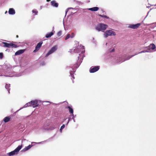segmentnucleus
<instances>
[{
  "instance_id": "6e6552de",
  "label": "nucleus",
  "mask_w": 156,
  "mask_h": 156,
  "mask_svg": "<svg viewBox=\"0 0 156 156\" xmlns=\"http://www.w3.org/2000/svg\"><path fill=\"white\" fill-rule=\"evenodd\" d=\"M2 43L4 44L3 46L4 47H6L8 48H9L10 47L16 48L17 47L16 45L13 43H8L5 42H3Z\"/></svg>"
},
{
  "instance_id": "4468645a",
  "label": "nucleus",
  "mask_w": 156,
  "mask_h": 156,
  "mask_svg": "<svg viewBox=\"0 0 156 156\" xmlns=\"http://www.w3.org/2000/svg\"><path fill=\"white\" fill-rule=\"evenodd\" d=\"M137 54L136 53L135 55H131V56H127L126 58H124V60H122V61H120L119 62V63H122V62H124V61H125L126 60H128L130 58H132V57L134 55H137Z\"/></svg>"
},
{
  "instance_id": "c9c22d12",
  "label": "nucleus",
  "mask_w": 156,
  "mask_h": 156,
  "mask_svg": "<svg viewBox=\"0 0 156 156\" xmlns=\"http://www.w3.org/2000/svg\"><path fill=\"white\" fill-rule=\"evenodd\" d=\"M41 65L43 66L45 65V63L44 62H43L41 63Z\"/></svg>"
},
{
  "instance_id": "c85d7f7f",
  "label": "nucleus",
  "mask_w": 156,
  "mask_h": 156,
  "mask_svg": "<svg viewBox=\"0 0 156 156\" xmlns=\"http://www.w3.org/2000/svg\"><path fill=\"white\" fill-rule=\"evenodd\" d=\"M74 10V9H73V8H68L67 9H66V14H67V12L69 11H70V10ZM66 15H65L66 16Z\"/></svg>"
},
{
  "instance_id": "5fc2aeb1",
  "label": "nucleus",
  "mask_w": 156,
  "mask_h": 156,
  "mask_svg": "<svg viewBox=\"0 0 156 156\" xmlns=\"http://www.w3.org/2000/svg\"><path fill=\"white\" fill-rule=\"evenodd\" d=\"M147 16H146V17H145V18H146V17H147Z\"/></svg>"
},
{
  "instance_id": "0eeeda50",
  "label": "nucleus",
  "mask_w": 156,
  "mask_h": 156,
  "mask_svg": "<svg viewBox=\"0 0 156 156\" xmlns=\"http://www.w3.org/2000/svg\"><path fill=\"white\" fill-rule=\"evenodd\" d=\"M58 49V46L55 45L46 54L45 57H48L50 54H52L57 50Z\"/></svg>"
},
{
  "instance_id": "f8f14e48",
  "label": "nucleus",
  "mask_w": 156,
  "mask_h": 156,
  "mask_svg": "<svg viewBox=\"0 0 156 156\" xmlns=\"http://www.w3.org/2000/svg\"><path fill=\"white\" fill-rule=\"evenodd\" d=\"M8 65H9V64H8ZM8 65H7L6 66H0V73L1 74H3V72H5L6 71V66Z\"/></svg>"
},
{
  "instance_id": "b1692460",
  "label": "nucleus",
  "mask_w": 156,
  "mask_h": 156,
  "mask_svg": "<svg viewBox=\"0 0 156 156\" xmlns=\"http://www.w3.org/2000/svg\"><path fill=\"white\" fill-rule=\"evenodd\" d=\"M67 108L69 109V111L70 113L72 114H73V109L70 106H68Z\"/></svg>"
},
{
  "instance_id": "c03bdc74",
  "label": "nucleus",
  "mask_w": 156,
  "mask_h": 156,
  "mask_svg": "<svg viewBox=\"0 0 156 156\" xmlns=\"http://www.w3.org/2000/svg\"><path fill=\"white\" fill-rule=\"evenodd\" d=\"M46 102H48V103H51V102H50L49 101H46Z\"/></svg>"
},
{
  "instance_id": "7ed1b4c3",
  "label": "nucleus",
  "mask_w": 156,
  "mask_h": 156,
  "mask_svg": "<svg viewBox=\"0 0 156 156\" xmlns=\"http://www.w3.org/2000/svg\"><path fill=\"white\" fill-rule=\"evenodd\" d=\"M74 51L75 52L78 53L79 51L81 52V55L80 54H79V56H78V60H80L79 62H82L83 58L84 57V53L85 52V50L84 47L83 46L80 45V48H75L74 49Z\"/></svg>"
},
{
  "instance_id": "39448f33",
  "label": "nucleus",
  "mask_w": 156,
  "mask_h": 156,
  "mask_svg": "<svg viewBox=\"0 0 156 156\" xmlns=\"http://www.w3.org/2000/svg\"><path fill=\"white\" fill-rule=\"evenodd\" d=\"M116 35V33L112 30H107L103 34L104 37L107 38L108 36H115Z\"/></svg>"
},
{
  "instance_id": "09e8293b",
  "label": "nucleus",
  "mask_w": 156,
  "mask_h": 156,
  "mask_svg": "<svg viewBox=\"0 0 156 156\" xmlns=\"http://www.w3.org/2000/svg\"><path fill=\"white\" fill-rule=\"evenodd\" d=\"M7 13V11H6L5 12V14H6V13Z\"/></svg>"
},
{
  "instance_id": "603ef678",
  "label": "nucleus",
  "mask_w": 156,
  "mask_h": 156,
  "mask_svg": "<svg viewBox=\"0 0 156 156\" xmlns=\"http://www.w3.org/2000/svg\"><path fill=\"white\" fill-rule=\"evenodd\" d=\"M147 16H146V17H145V18H146V17H147Z\"/></svg>"
},
{
  "instance_id": "423d86ee",
  "label": "nucleus",
  "mask_w": 156,
  "mask_h": 156,
  "mask_svg": "<svg viewBox=\"0 0 156 156\" xmlns=\"http://www.w3.org/2000/svg\"><path fill=\"white\" fill-rule=\"evenodd\" d=\"M22 147V145L19 146L13 151L9 153L8 154L9 156H12L17 154Z\"/></svg>"
},
{
  "instance_id": "3c124183",
  "label": "nucleus",
  "mask_w": 156,
  "mask_h": 156,
  "mask_svg": "<svg viewBox=\"0 0 156 156\" xmlns=\"http://www.w3.org/2000/svg\"><path fill=\"white\" fill-rule=\"evenodd\" d=\"M73 83H74V81L73 80Z\"/></svg>"
},
{
  "instance_id": "1a4fd4ad",
  "label": "nucleus",
  "mask_w": 156,
  "mask_h": 156,
  "mask_svg": "<svg viewBox=\"0 0 156 156\" xmlns=\"http://www.w3.org/2000/svg\"><path fill=\"white\" fill-rule=\"evenodd\" d=\"M99 69V66H92L90 67L89 71L90 73H94L98 71Z\"/></svg>"
},
{
  "instance_id": "49530a36",
  "label": "nucleus",
  "mask_w": 156,
  "mask_h": 156,
  "mask_svg": "<svg viewBox=\"0 0 156 156\" xmlns=\"http://www.w3.org/2000/svg\"><path fill=\"white\" fill-rule=\"evenodd\" d=\"M50 0H47V2H49L50 1Z\"/></svg>"
},
{
  "instance_id": "2eb2a0df",
  "label": "nucleus",
  "mask_w": 156,
  "mask_h": 156,
  "mask_svg": "<svg viewBox=\"0 0 156 156\" xmlns=\"http://www.w3.org/2000/svg\"><path fill=\"white\" fill-rule=\"evenodd\" d=\"M51 5L53 7H57L58 6V4L55 1L53 0L51 2Z\"/></svg>"
},
{
  "instance_id": "9d476101",
  "label": "nucleus",
  "mask_w": 156,
  "mask_h": 156,
  "mask_svg": "<svg viewBox=\"0 0 156 156\" xmlns=\"http://www.w3.org/2000/svg\"><path fill=\"white\" fill-rule=\"evenodd\" d=\"M141 25L140 23H137L136 24H129L128 25V27L133 29H136L138 28Z\"/></svg>"
},
{
  "instance_id": "473e14b6",
  "label": "nucleus",
  "mask_w": 156,
  "mask_h": 156,
  "mask_svg": "<svg viewBox=\"0 0 156 156\" xmlns=\"http://www.w3.org/2000/svg\"><path fill=\"white\" fill-rule=\"evenodd\" d=\"M70 37V34H68L67 35L66 37L65 40H67Z\"/></svg>"
},
{
  "instance_id": "9b49d317",
  "label": "nucleus",
  "mask_w": 156,
  "mask_h": 156,
  "mask_svg": "<svg viewBox=\"0 0 156 156\" xmlns=\"http://www.w3.org/2000/svg\"><path fill=\"white\" fill-rule=\"evenodd\" d=\"M42 43V42H40L38 43L36 46L35 49L34 51V52H37L41 47Z\"/></svg>"
},
{
  "instance_id": "412c9836",
  "label": "nucleus",
  "mask_w": 156,
  "mask_h": 156,
  "mask_svg": "<svg viewBox=\"0 0 156 156\" xmlns=\"http://www.w3.org/2000/svg\"><path fill=\"white\" fill-rule=\"evenodd\" d=\"M11 119V118L9 116H7L5 117L4 119H3V121L5 122H8Z\"/></svg>"
},
{
  "instance_id": "ddd939ff",
  "label": "nucleus",
  "mask_w": 156,
  "mask_h": 156,
  "mask_svg": "<svg viewBox=\"0 0 156 156\" xmlns=\"http://www.w3.org/2000/svg\"><path fill=\"white\" fill-rule=\"evenodd\" d=\"M149 50L150 51V52L152 51L153 50H154L155 48V46L154 44H151L149 46L147 47Z\"/></svg>"
},
{
  "instance_id": "cd10ccee",
  "label": "nucleus",
  "mask_w": 156,
  "mask_h": 156,
  "mask_svg": "<svg viewBox=\"0 0 156 156\" xmlns=\"http://www.w3.org/2000/svg\"><path fill=\"white\" fill-rule=\"evenodd\" d=\"M33 13H34V15H37L38 13V11L36 9H33L32 10Z\"/></svg>"
},
{
  "instance_id": "f03ea898",
  "label": "nucleus",
  "mask_w": 156,
  "mask_h": 156,
  "mask_svg": "<svg viewBox=\"0 0 156 156\" xmlns=\"http://www.w3.org/2000/svg\"><path fill=\"white\" fill-rule=\"evenodd\" d=\"M41 101L37 100H32L27 103L23 107L20 108L19 110L16 111V112L23 108H26L29 106H32L34 108L37 107L39 106L40 103H41Z\"/></svg>"
},
{
  "instance_id": "c756f323",
  "label": "nucleus",
  "mask_w": 156,
  "mask_h": 156,
  "mask_svg": "<svg viewBox=\"0 0 156 156\" xmlns=\"http://www.w3.org/2000/svg\"><path fill=\"white\" fill-rule=\"evenodd\" d=\"M65 127V124H63V125L61 126V127L60 129V131L61 133L62 132V129L64 128Z\"/></svg>"
},
{
  "instance_id": "f704fd0d",
  "label": "nucleus",
  "mask_w": 156,
  "mask_h": 156,
  "mask_svg": "<svg viewBox=\"0 0 156 156\" xmlns=\"http://www.w3.org/2000/svg\"><path fill=\"white\" fill-rule=\"evenodd\" d=\"M75 116H76V115L75 116H74V115L73 114H72V119L73 120V121H74V122H75V119H74V118L75 117Z\"/></svg>"
},
{
  "instance_id": "a211bd4d",
  "label": "nucleus",
  "mask_w": 156,
  "mask_h": 156,
  "mask_svg": "<svg viewBox=\"0 0 156 156\" xmlns=\"http://www.w3.org/2000/svg\"><path fill=\"white\" fill-rule=\"evenodd\" d=\"M54 32L55 31L54 30H52L51 32L47 34L46 35L45 37L47 38L51 37L52 35H53Z\"/></svg>"
},
{
  "instance_id": "a19ab883",
  "label": "nucleus",
  "mask_w": 156,
  "mask_h": 156,
  "mask_svg": "<svg viewBox=\"0 0 156 156\" xmlns=\"http://www.w3.org/2000/svg\"><path fill=\"white\" fill-rule=\"evenodd\" d=\"M69 121H68L67 122V123L66 124V125H67L69 123Z\"/></svg>"
},
{
  "instance_id": "f3484780",
  "label": "nucleus",
  "mask_w": 156,
  "mask_h": 156,
  "mask_svg": "<svg viewBox=\"0 0 156 156\" xmlns=\"http://www.w3.org/2000/svg\"><path fill=\"white\" fill-rule=\"evenodd\" d=\"M8 12L10 15H13L15 13V11L13 8H10L9 9Z\"/></svg>"
},
{
  "instance_id": "aec40b11",
  "label": "nucleus",
  "mask_w": 156,
  "mask_h": 156,
  "mask_svg": "<svg viewBox=\"0 0 156 156\" xmlns=\"http://www.w3.org/2000/svg\"><path fill=\"white\" fill-rule=\"evenodd\" d=\"M88 10L92 11H96L99 9V8L97 7H94L93 8L88 9Z\"/></svg>"
},
{
  "instance_id": "dca6fc26",
  "label": "nucleus",
  "mask_w": 156,
  "mask_h": 156,
  "mask_svg": "<svg viewBox=\"0 0 156 156\" xmlns=\"http://www.w3.org/2000/svg\"><path fill=\"white\" fill-rule=\"evenodd\" d=\"M34 145H29L28 146L25 147L22 150V151H26L30 149Z\"/></svg>"
},
{
  "instance_id": "8fccbe9b",
  "label": "nucleus",
  "mask_w": 156,
  "mask_h": 156,
  "mask_svg": "<svg viewBox=\"0 0 156 156\" xmlns=\"http://www.w3.org/2000/svg\"><path fill=\"white\" fill-rule=\"evenodd\" d=\"M71 12V13H72V14H73V13H72V12ZM75 12H73V14L74 13H75Z\"/></svg>"
},
{
  "instance_id": "a18cd8bd",
  "label": "nucleus",
  "mask_w": 156,
  "mask_h": 156,
  "mask_svg": "<svg viewBox=\"0 0 156 156\" xmlns=\"http://www.w3.org/2000/svg\"><path fill=\"white\" fill-rule=\"evenodd\" d=\"M153 23H151V24H148L147 25H151V24H153Z\"/></svg>"
},
{
  "instance_id": "f257e3e1",
  "label": "nucleus",
  "mask_w": 156,
  "mask_h": 156,
  "mask_svg": "<svg viewBox=\"0 0 156 156\" xmlns=\"http://www.w3.org/2000/svg\"><path fill=\"white\" fill-rule=\"evenodd\" d=\"M6 71L5 72V74H1L0 73V76H4L6 77L20 76L22 75L21 73L17 74L13 71L12 67L10 65L6 66Z\"/></svg>"
},
{
  "instance_id": "5701e85b",
  "label": "nucleus",
  "mask_w": 156,
  "mask_h": 156,
  "mask_svg": "<svg viewBox=\"0 0 156 156\" xmlns=\"http://www.w3.org/2000/svg\"><path fill=\"white\" fill-rule=\"evenodd\" d=\"M10 84H6L5 86V88L6 89H7L9 93H10V89H9V88L10 87Z\"/></svg>"
},
{
  "instance_id": "6e6d98bb",
  "label": "nucleus",
  "mask_w": 156,
  "mask_h": 156,
  "mask_svg": "<svg viewBox=\"0 0 156 156\" xmlns=\"http://www.w3.org/2000/svg\"><path fill=\"white\" fill-rule=\"evenodd\" d=\"M66 119H64V120H65Z\"/></svg>"
},
{
  "instance_id": "2f4dec72",
  "label": "nucleus",
  "mask_w": 156,
  "mask_h": 156,
  "mask_svg": "<svg viewBox=\"0 0 156 156\" xmlns=\"http://www.w3.org/2000/svg\"><path fill=\"white\" fill-rule=\"evenodd\" d=\"M45 141H42V142H31V144H42L43 142H45Z\"/></svg>"
},
{
  "instance_id": "864d4df0",
  "label": "nucleus",
  "mask_w": 156,
  "mask_h": 156,
  "mask_svg": "<svg viewBox=\"0 0 156 156\" xmlns=\"http://www.w3.org/2000/svg\"><path fill=\"white\" fill-rule=\"evenodd\" d=\"M147 16H146V17H145V18H146V17H147Z\"/></svg>"
},
{
  "instance_id": "58836bf2",
  "label": "nucleus",
  "mask_w": 156,
  "mask_h": 156,
  "mask_svg": "<svg viewBox=\"0 0 156 156\" xmlns=\"http://www.w3.org/2000/svg\"><path fill=\"white\" fill-rule=\"evenodd\" d=\"M43 129H44L45 130V129H48V128L47 127H44V126H43Z\"/></svg>"
},
{
  "instance_id": "ea45409f",
  "label": "nucleus",
  "mask_w": 156,
  "mask_h": 156,
  "mask_svg": "<svg viewBox=\"0 0 156 156\" xmlns=\"http://www.w3.org/2000/svg\"><path fill=\"white\" fill-rule=\"evenodd\" d=\"M25 140H25V139H23V140H22V142H23Z\"/></svg>"
},
{
  "instance_id": "bb28decb",
  "label": "nucleus",
  "mask_w": 156,
  "mask_h": 156,
  "mask_svg": "<svg viewBox=\"0 0 156 156\" xmlns=\"http://www.w3.org/2000/svg\"><path fill=\"white\" fill-rule=\"evenodd\" d=\"M98 16L100 17H102L103 18H104L107 19H109V17L106 16L104 15H101L100 14H99Z\"/></svg>"
},
{
  "instance_id": "20e7f679",
  "label": "nucleus",
  "mask_w": 156,
  "mask_h": 156,
  "mask_svg": "<svg viewBox=\"0 0 156 156\" xmlns=\"http://www.w3.org/2000/svg\"><path fill=\"white\" fill-rule=\"evenodd\" d=\"M108 25L103 23H98L95 27V29L98 31L105 32V31L108 28Z\"/></svg>"
},
{
  "instance_id": "4c0bfd02",
  "label": "nucleus",
  "mask_w": 156,
  "mask_h": 156,
  "mask_svg": "<svg viewBox=\"0 0 156 156\" xmlns=\"http://www.w3.org/2000/svg\"><path fill=\"white\" fill-rule=\"evenodd\" d=\"M61 32H60V31L58 33V35L59 36H60L61 35Z\"/></svg>"
},
{
  "instance_id": "7c9ffc66",
  "label": "nucleus",
  "mask_w": 156,
  "mask_h": 156,
  "mask_svg": "<svg viewBox=\"0 0 156 156\" xmlns=\"http://www.w3.org/2000/svg\"><path fill=\"white\" fill-rule=\"evenodd\" d=\"M115 48H113L112 49H111V48L109 49L108 50V51L110 52H112L115 51Z\"/></svg>"
},
{
  "instance_id": "de8ad7c7",
  "label": "nucleus",
  "mask_w": 156,
  "mask_h": 156,
  "mask_svg": "<svg viewBox=\"0 0 156 156\" xmlns=\"http://www.w3.org/2000/svg\"><path fill=\"white\" fill-rule=\"evenodd\" d=\"M107 44H108V43H106V45H107Z\"/></svg>"
},
{
  "instance_id": "79ce46f5",
  "label": "nucleus",
  "mask_w": 156,
  "mask_h": 156,
  "mask_svg": "<svg viewBox=\"0 0 156 156\" xmlns=\"http://www.w3.org/2000/svg\"><path fill=\"white\" fill-rule=\"evenodd\" d=\"M70 120V118H69L68 121L69 122Z\"/></svg>"
},
{
  "instance_id": "4be33fe9",
  "label": "nucleus",
  "mask_w": 156,
  "mask_h": 156,
  "mask_svg": "<svg viewBox=\"0 0 156 156\" xmlns=\"http://www.w3.org/2000/svg\"><path fill=\"white\" fill-rule=\"evenodd\" d=\"M117 58L116 60V62L118 63H120L119 62L121 61H122L123 60H124V58H122V57H119V58L117 57Z\"/></svg>"
},
{
  "instance_id": "37998d69",
  "label": "nucleus",
  "mask_w": 156,
  "mask_h": 156,
  "mask_svg": "<svg viewBox=\"0 0 156 156\" xmlns=\"http://www.w3.org/2000/svg\"><path fill=\"white\" fill-rule=\"evenodd\" d=\"M18 37H19L18 35H17L16 36V37L17 38H18Z\"/></svg>"
},
{
  "instance_id": "a878e982",
  "label": "nucleus",
  "mask_w": 156,
  "mask_h": 156,
  "mask_svg": "<svg viewBox=\"0 0 156 156\" xmlns=\"http://www.w3.org/2000/svg\"><path fill=\"white\" fill-rule=\"evenodd\" d=\"M73 73H74V72L73 71H71L70 73V76L72 77V78H71L72 80H73V79H74V78H75L74 77V76L73 75Z\"/></svg>"
},
{
  "instance_id": "e433bc0d",
  "label": "nucleus",
  "mask_w": 156,
  "mask_h": 156,
  "mask_svg": "<svg viewBox=\"0 0 156 156\" xmlns=\"http://www.w3.org/2000/svg\"><path fill=\"white\" fill-rule=\"evenodd\" d=\"M75 35L73 33H72L71 35H70V37L73 38L74 37Z\"/></svg>"
},
{
  "instance_id": "393cba45",
  "label": "nucleus",
  "mask_w": 156,
  "mask_h": 156,
  "mask_svg": "<svg viewBox=\"0 0 156 156\" xmlns=\"http://www.w3.org/2000/svg\"><path fill=\"white\" fill-rule=\"evenodd\" d=\"M146 52H150V51L149 50H148V49L147 48V49L144 50L143 51H142L139 52L138 53V54L141 53H142ZM137 54H138V53H137Z\"/></svg>"
},
{
  "instance_id": "6ab92c4d",
  "label": "nucleus",
  "mask_w": 156,
  "mask_h": 156,
  "mask_svg": "<svg viewBox=\"0 0 156 156\" xmlns=\"http://www.w3.org/2000/svg\"><path fill=\"white\" fill-rule=\"evenodd\" d=\"M25 51L24 49L20 50L17 51L15 53V55H18L23 53Z\"/></svg>"
},
{
  "instance_id": "72a5a7b5",
  "label": "nucleus",
  "mask_w": 156,
  "mask_h": 156,
  "mask_svg": "<svg viewBox=\"0 0 156 156\" xmlns=\"http://www.w3.org/2000/svg\"><path fill=\"white\" fill-rule=\"evenodd\" d=\"M3 57L2 53H0V59H2Z\"/></svg>"
}]
</instances>
